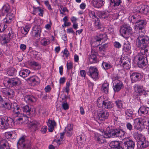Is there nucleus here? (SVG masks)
<instances>
[{
  "instance_id": "obj_56",
  "label": "nucleus",
  "mask_w": 149,
  "mask_h": 149,
  "mask_svg": "<svg viewBox=\"0 0 149 149\" xmlns=\"http://www.w3.org/2000/svg\"><path fill=\"white\" fill-rule=\"evenodd\" d=\"M126 126L127 129L130 131H131L133 129V125L129 122L126 123Z\"/></svg>"
},
{
  "instance_id": "obj_31",
  "label": "nucleus",
  "mask_w": 149,
  "mask_h": 149,
  "mask_svg": "<svg viewBox=\"0 0 149 149\" xmlns=\"http://www.w3.org/2000/svg\"><path fill=\"white\" fill-rule=\"evenodd\" d=\"M109 15V12L108 11H100L98 13L99 17L102 19H107Z\"/></svg>"
},
{
  "instance_id": "obj_30",
  "label": "nucleus",
  "mask_w": 149,
  "mask_h": 149,
  "mask_svg": "<svg viewBox=\"0 0 149 149\" xmlns=\"http://www.w3.org/2000/svg\"><path fill=\"white\" fill-rule=\"evenodd\" d=\"M23 112L26 114V117L27 118L30 116V114L31 112V108L29 106L26 105L22 107Z\"/></svg>"
},
{
  "instance_id": "obj_35",
  "label": "nucleus",
  "mask_w": 149,
  "mask_h": 149,
  "mask_svg": "<svg viewBox=\"0 0 149 149\" xmlns=\"http://www.w3.org/2000/svg\"><path fill=\"white\" fill-rule=\"evenodd\" d=\"M146 22L145 20H141L140 19V21L138 22V23H137L138 27L139 28V30H142V31L143 30L144 31V29H143V27L145 26L146 24Z\"/></svg>"
},
{
  "instance_id": "obj_6",
  "label": "nucleus",
  "mask_w": 149,
  "mask_h": 149,
  "mask_svg": "<svg viewBox=\"0 0 149 149\" xmlns=\"http://www.w3.org/2000/svg\"><path fill=\"white\" fill-rule=\"evenodd\" d=\"M149 123V121L144 118H136L134 120V128L139 131L142 130L143 125H147Z\"/></svg>"
},
{
  "instance_id": "obj_42",
  "label": "nucleus",
  "mask_w": 149,
  "mask_h": 149,
  "mask_svg": "<svg viewBox=\"0 0 149 149\" xmlns=\"http://www.w3.org/2000/svg\"><path fill=\"white\" fill-rule=\"evenodd\" d=\"M25 141V137L24 136L21 137L19 138L17 142V144L18 146L19 145H21L23 148H24L25 147V144L24 143Z\"/></svg>"
},
{
  "instance_id": "obj_28",
  "label": "nucleus",
  "mask_w": 149,
  "mask_h": 149,
  "mask_svg": "<svg viewBox=\"0 0 149 149\" xmlns=\"http://www.w3.org/2000/svg\"><path fill=\"white\" fill-rule=\"evenodd\" d=\"M141 17L140 16L135 15L129 17V20L133 24H136L140 21Z\"/></svg>"
},
{
  "instance_id": "obj_29",
  "label": "nucleus",
  "mask_w": 149,
  "mask_h": 149,
  "mask_svg": "<svg viewBox=\"0 0 149 149\" xmlns=\"http://www.w3.org/2000/svg\"><path fill=\"white\" fill-rule=\"evenodd\" d=\"M47 125L48 126V130L49 132L53 131L54 127L56 125V123L54 120H49L47 123Z\"/></svg>"
},
{
  "instance_id": "obj_3",
  "label": "nucleus",
  "mask_w": 149,
  "mask_h": 149,
  "mask_svg": "<svg viewBox=\"0 0 149 149\" xmlns=\"http://www.w3.org/2000/svg\"><path fill=\"white\" fill-rule=\"evenodd\" d=\"M14 122L10 117L3 116L0 118V128L5 130L9 127H12L14 125Z\"/></svg>"
},
{
  "instance_id": "obj_8",
  "label": "nucleus",
  "mask_w": 149,
  "mask_h": 149,
  "mask_svg": "<svg viewBox=\"0 0 149 149\" xmlns=\"http://www.w3.org/2000/svg\"><path fill=\"white\" fill-rule=\"evenodd\" d=\"M109 115V113L106 110L100 111L95 118V120L100 124L101 121L107 119Z\"/></svg>"
},
{
  "instance_id": "obj_43",
  "label": "nucleus",
  "mask_w": 149,
  "mask_h": 149,
  "mask_svg": "<svg viewBox=\"0 0 149 149\" xmlns=\"http://www.w3.org/2000/svg\"><path fill=\"white\" fill-rule=\"evenodd\" d=\"M123 49L125 52H128L130 50L131 46L130 43L128 42H125L123 46Z\"/></svg>"
},
{
  "instance_id": "obj_23",
  "label": "nucleus",
  "mask_w": 149,
  "mask_h": 149,
  "mask_svg": "<svg viewBox=\"0 0 149 149\" xmlns=\"http://www.w3.org/2000/svg\"><path fill=\"white\" fill-rule=\"evenodd\" d=\"M14 15L11 12L8 13L6 17L4 19V22L7 24H9L14 19Z\"/></svg>"
},
{
  "instance_id": "obj_36",
  "label": "nucleus",
  "mask_w": 149,
  "mask_h": 149,
  "mask_svg": "<svg viewBox=\"0 0 149 149\" xmlns=\"http://www.w3.org/2000/svg\"><path fill=\"white\" fill-rule=\"evenodd\" d=\"M30 73V71L28 70H22L19 72V74L22 77H26L28 76Z\"/></svg>"
},
{
  "instance_id": "obj_15",
  "label": "nucleus",
  "mask_w": 149,
  "mask_h": 149,
  "mask_svg": "<svg viewBox=\"0 0 149 149\" xmlns=\"http://www.w3.org/2000/svg\"><path fill=\"white\" fill-rule=\"evenodd\" d=\"M113 83L114 92H117L119 91L123 86L122 82L118 79H116L113 81Z\"/></svg>"
},
{
  "instance_id": "obj_1",
  "label": "nucleus",
  "mask_w": 149,
  "mask_h": 149,
  "mask_svg": "<svg viewBox=\"0 0 149 149\" xmlns=\"http://www.w3.org/2000/svg\"><path fill=\"white\" fill-rule=\"evenodd\" d=\"M145 32L142 30L139 31V34L137 38L136 44L137 47L143 50L146 49L149 42V37L144 35Z\"/></svg>"
},
{
  "instance_id": "obj_41",
  "label": "nucleus",
  "mask_w": 149,
  "mask_h": 149,
  "mask_svg": "<svg viewBox=\"0 0 149 149\" xmlns=\"http://www.w3.org/2000/svg\"><path fill=\"white\" fill-rule=\"evenodd\" d=\"M2 146H1V149H10L8 143L4 139H2Z\"/></svg>"
},
{
  "instance_id": "obj_51",
  "label": "nucleus",
  "mask_w": 149,
  "mask_h": 149,
  "mask_svg": "<svg viewBox=\"0 0 149 149\" xmlns=\"http://www.w3.org/2000/svg\"><path fill=\"white\" fill-rule=\"evenodd\" d=\"M88 14L90 17L93 19H95L97 18L95 15V12L93 11L89 10Z\"/></svg>"
},
{
  "instance_id": "obj_2",
  "label": "nucleus",
  "mask_w": 149,
  "mask_h": 149,
  "mask_svg": "<svg viewBox=\"0 0 149 149\" xmlns=\"http://www.w3.org/2000/svg\"><path fill=\"white\" fill-rule=\"evenodd\" d=\"M148 49L141 50L140 53H138L134 57V60L140 68H143L148 63L146 57L144 56L148 53Z\"/></svg>"
},
{
  "instance_id": "obj_10",
  "label": "nucleus",
  "mask_w": 149,
  "mask_h": 149,
  "mask_svg": "<svg viewBox=\"0 0 149 149\" xmlns=\"http://www.w3.org/2000/svg\"><path fill=\"white\" fill-rule=\"evenodd\" d=\"M108 131L106 132L104 134V136L100 135V134L95 133L94 134V137L95 140L99 143H102L105 142V138H110L111 137H108L107 135L108 134Z\"/></svg>"
},
{
  "instance_id": "obj_22",
  "label": "nucleus",
  "mask_w": 149,
  "mask_h": 149,
  "mask_svg": "<svg viewBox=\"0 0 149 149\" xmlns=\"http://www.w3.org/2000/svg\"><path fill=\"white\" fill-rule=\"evenodd\" d=\"M97 54L96 52H91V54L88 56V60L90 63H95L97 62L96 57Z\"/></svg>"
},
{
  "instance_id": "obj_48",
  "label": "nucleus",
  "mask_w": 149,
  "mask_h": 149,
  "mask_svg": "<svg viewBox=\"0 0 149 149\" xmlns=\"http://www.w3.org/2000/svg\"><path fill=\"white\" fill-rule=\"evenodd\" d=\"M29 30V28L27 26H26L25 27L22 28L21 29V32L23 34H26Z\"/></svg>"
},
{
  "instance_id": "obj_54",
  "label": "nucleus",
  "mask_w": 149,
  "mask_h": 149,
  "mask_svg": "<svg viewBox=\"0 0 149 149\" xmlns=\"http://www.w3.org/2000/svg\"><path fill=\"white\" fill-rule=\"evenodd\" d=\"M7 26L6 25H3L0 24V33L4 32L5 30L7 28Z\"/></svg>"
},
{
  "instance_id": "obj_57",
  "label": "nucleus",
  "mask_w": 149,
  "mask_h": 149,
  "mask_svg": "<svg viewBox=\"0 0 149 149\" xmlns=\"http://www.w3.org/2000/svg\"><path fill=\"white\" fill-rule=\"evenodd\" d=\"M30 63L32 65L37 67V69H39L40 68V66L38 63L36 62L35 61H31Z\"/></svg>"
},
{
  "instance_id": "obj_63",
  "label": "nucleus",
  "mask_w": 149,
  "mask_h": 149,
  "mask_svg": "<svg viewBox=\"0 0 149 149\" xmlns=\"http://www.w3.org/2000/svg\"><path fill=\"white\" fill-rule=\"evenodd\" d=\"M45 3L46 6L47 7L48 9L50 10H52V9L51 8L50 5L49 4V2L48 1H45Z\"/></svg>"
},
{
  "instance_id": "obj_34",
  "label": "nucleus",
  "mask_w": 149,
  "mask_h": 149,
  "mask_svg": "<svg viewBox=\"0 0 149 149\" xmlns=\"http://www.w3.org/2000/svg\"><path fill=\"white\" fill-rule=\"evenodd\" d=\"M112 4L115 9H121L120 5L122 3V0H111Z\"/></svg>"
},
{
  "instance_id": "obj_4",
  "label": "nucleus",
  "mask_w": 149,
  "mask_h": 149,
  "mask_svg": "<svg viewBox=\"0 0 149 149\" xmlns=\"http://www.w3.org/2000/svg\"><path fill=\"white\" fill-rule=\"evenodd\" d=\"M121 35L124 38L130 39L131 40L134 39L132 36V28L127 25H123L120 29Z\"/></svg>"
},
{
  "instance_id": "obj_25",
  "label": "nucleus",
  "mask_w": 149,
  "mask_h": 149,
  "mask_svg": "<svg viewBox=\"0 0 149 149\" xmlns=\"http://www.w3.org/2000/svg\"><path fill=\"white\" fill-rule=\"evenodd\" d=\"M10 6L8 4H6L3 6L0 13L3 16L6 13L10 12Z\"/></svg>"
},
{
  "instance_id": "obj_50",
  "label": "nucleus",
  "mask_w": 149,
  "mask_h": 149,
  "mask_svg": "<svg viewBox=\"0 0 149 149\" xmlns=\"http://www.w3.org/2000/svg\"><path fill=\"white\" fill-rule=\"evenodd\" d=\"M41 43L43 45L46 46L49 44L50 42L48 40H46L45 38H44L41 40Z\"/></svg>"
},
{
  "instance_id": "obj_38",
  "label": "nucleus",
  "mask_w": 149,
  "mask_h": 149,
  "mask_svg": "<svg viewBox=\"0 0 149 149\" xmlns=\"http://www.w3.org/2000/svg\"><path fill=\"white\" fill-rule=\"evenodd\" d=\"M109 84L107 83H104L102 85L101 88L102 92H104L105 94H107L109 92Z\"/></svg>"
},
{
  "instance_id": "obj_47",
  "label": "nucleus",
  "mask_w": 149,
  "mask_h": 149,
  "mask_svg": "<svg viewBox=\"0 0 149 149\" xmlns=\"http://www.w3.org/2000/svg\"><path fill=\"white\" fill-rule=\"evenodd\" d=\"M95 25L96 28L97 29H100L101 28V25L100 23L99 19L98 18L95 19Z\"/></svg>"
},
{
  "instance_id": "obj_19",
  "label": "nucleus",
  "mask_w": 149,
  "mask_h": 149,
  "mask_svg": "<svg viewBox=\"0 0 149 149\" xmlns=\"http://www.w3.org/2000/svg\"><path fill=\"white\" fill-rule=\"evenodd\" d=\"M102 105L103 107L108 110L112 109L114 106L113 102L107 100H105L103 101Z\"/></svg>"
},
{
  "instance_id": "obj_24",
  "label": "nucleus",
  "mask_w": 149,
  "mask_h": 149,
  "mask_svg": "<svg viewBox=\"0 0 149 149\" xmlns=\"http://www.w3.org/2000/svg\"><path fill=\"white\" fill-rule=\"evenodd\" d=\"M91 2L94 7L99 8L104 5V0H92Z\"/></svg>"
},
{
  "instance_id": "obj_60",
  "label": "nucleus",
  "mask_w": 149,
  "mask_h": 149,
  "mask_svg": "<svg viewBox=\"0 0 149 149\" xmlns=\"http://www.w3.org/2000/svg\"><path fill=\"white\" fill-rule=\"evenodd\" d=\"M113 45L114 47L117 48H119L121 47V45L118 42H115L113 43Z\"/></svg>"
},
{
  "instance_id": "obj_13",
  "label": "nucleus",
  "mask_w": 149,
  "mask_h": 149,
  "mask_svg": "<svg viewBox=\"0 0 149 149\" xmlns=\"http://www.w3.org/2000/svg\"><path fill=\"white\" fill-rule=\"evenodd\" d=\"M107 39V37L106 34L103 33L97 35L96 36L95 38V41L94 43H95L97 42H99V43L97 44V46L100 45V42L102 41V42H104Z\"/></svg>"
},
{
  "instance_id": "obj_46",
  "label": "nucleus",
  "mask_w": 149,
  "mask_h": 149,
  "mask_svg": "<svg viewBox=\"0 0 149 149\" xmlns=\"http://www.w3.org/2000/svg\"><path fill=\"white\" fill-rule=\"evenodd\" d=\"M16 72V70L14 68H12L10 69L7 72V74L8 75L10 76H13L15 75Z\"/></svg>"
},
{
  "instance_id": "obj_11",
  "label": "nucleus",
  "mask_w": 149,
  "mask_h": 149,
  "mask_svg": "<svg viewBox=\"0 0 149 149\" xmlns=\"http://www.w3.org/2000/svg\"><path fill=\"white\" fill-rule=\"evenodd\" d=\"M124 144L127 149H134L135 146V143L131 139L128 138H125L123 139Z\"/></svg>"
},
{
  "instance_id": "obj_14",
  "label": "nucleus",
  "mask_w": 149,
  "mask_h": 149,
  "mask_svg": "<svg viewBox=\"0 0 149 149\" xmlns=\"http://www.w3.org/2000/svg\"><path fill=\"white\" fill-rule=\"evenodd\" d=\"M7 83L11 86L16 85L19 86L21 84L20 79L16 77L13 78L8 79L7 81Z\"/></svg>"
},
{
  "instance_id": "obj_32",
  "label": "nucleus",
  "mask_w": 149,
  "mask_h": 149,
  "mask_svg": "<svg viewBox=\"0 0 149 149\" xmlns=\"http://www.w3.org/2000/svg\"><path fill=\"white\" fill-rule=\"evenodd\" d=\"M33 14H35L36 13L40 12L38 15L39 16H43L44 10L42 9H41L40 7H36L34 6H33Z\"/></svg>"
},
{
  "instance_id": "obj_58",
  "label": "nucleus",
  "mask_w": 149,
  "mask_h": 149,
  "mask_svg": "<svg viewBox=\"0 0 149 149\" xmlns=\"http://www.w3.org/2000/svg\"><path fill=\"white\" fill-rule=\"evenodd\" d=\"M115 103L118 108L120 109L122 107V103L121 101H116Z\"/></svg>"
},
{
  "instance_id": "obj_26",
  "label": "nucleus",
  "mask_w": 149,
  "mask_h": 149,
  "mask_svg": "<svg viewBox=\"0 0 149 149\" xmlns=\"http://www.w3.org/2000/svg\"><path fill=\"white\" fill-rule=\"evenodd\" d=\"M120 144L118 141H113L111 142L109 146L112 149H124L120 146Z\"/></svg>"
},
{
  "instance_id": "obj_40",
  "label": "nucleus",
  "mask_w": 149,
  "mask_h": 149,
  "mask_svg": "<svg viewBox=\"0 0 149 149\" xmlns=\"http://www.w3.org/2000/svg\"><path fill=\"white\" fill-rule=\"evenodd\" d=\"M35 99V97L33 96L30 95H26L24 97V100L26 102L30 103L33 102L34 99Z\"/></svg>"
},
{
  "instance_id": "obj_64",
  "label": "nucleus",
  "mask_w": 149,
  "mask_h": 149,
  "mask_svg": "<svg viewBox=\"0 0 149 149\" xmlns=\"http://www.w3.org/2000/svg\"><path fill=\"white\" fill-rule=\"evenodd\" d=\"M42 57V54L40 52H38V53L37 54L36 56L34 58H36V59L39 60Z\"/></svg>"
},
{
  "instance_id": "obj_55",
  "label": "nucleus",
  "mask_w": 149,
  "mask_h": 149,
  "mask_svg": "<svg viewBox=\"0 0 149 149\" xmlns=\"http://www.w3.org/2000/svg\"><path fill=\"white\" fill-rule=\"evenodd\" d=\"M62 107L63 109L64 110H67L69 108V106L67 102H63Z\"/></svg>"
},
{
  "instance_id": "obj_39",
  "label": "nucleus",
  "mask_w": 149,
  "mask_h": 149,
  "mask_svg": "<svg viewBox=\"0 0 149 149\" xmlns=\"http://www.w3.org/2000/svg\"><path fill=\"white\" fill-rule=\"evenodd\" d=\"M72 126L71 125H68L65 130L67 131L66 134L68 136H70L72 135Z\"/></svg>"
},
{
  "instance_id": "obj_5",
  "label": "nucleus",
  "mask_w": 149,
  "mask_h": 149,
  "mask_svg": "<svg viewBox=\"0 0 149 149\" xmlns=\"http://www.w3.org/2000/svg\"><path fill=\"white\" fill-rule=\"evenodd\" d=\"M126 133L125 131L121 129H111L108 131L107 135L111 138H122L124 137Z\"/></svg>"
},
{
  "instance_id": "obj_49",
  "label": "nucleus",
  "mask_w": 149,
  "mask_h": 149,
  "mask_svg": "<svg viewBox=\"0 0 149 149\" xmlns=\"http://www.w3.org/2000/svg\"><path fill=\"white\" fill-rule=\"evenodd\" d=\"M102 65L105 70L109 69L111 67V65L109 64L106 62H103Z\"/></svg>"
},
{
  "instance_id": "obj_21",
  "label": "nucleus",
  "mask_w": 149,
  "mask_h": 149,
  "mask_svg": "<svg viewBox=\"0 0 149 149\" xmlns=\"http://www.w3.org/2000/svg\"><path fill=\"white\" fill-rule=\"evenodd\" d=\"M12 37L11 36V33L9 32L8 35L3 34L0 38V40L3 44H5L9 42L10 39Z\"/></svg>"
},
{
  "instance_id": "obj_18",
  "label": "nucleus",
  "mask_w": 149,
  "mask_h": 149,
  "mask_svg": "<svg viewBox=\"0 0 149 149\" xmlns=\"http://www.w3.org/2000/svg\"><path fill=\"white\" fill-rule=\"evenodd\" d=\"M41 27L40 26L35 25L33 27L32 33L33 36L39 38L40 36L41 32Z\"/></svg>"
},
{
  "instance_id": "obj_33",
  "label": "nucleus",
  "mask_w": 149,
  "mask_h": 149,
  "mask_svg": "<svg viewBox=\"0 0 149 149\" xmlns=\"http://www.w3.org/2000/svg\"><path fill=\"white\" fill-rule=\"evenodd\" d=\"M141 13L147 15L149 14V6L146 5H141Z\"/></svg>"
},
{
  "instance_id": "obj_7",
  "label": "nucleus",
  "mask_w": 149,
  "mask_h": 149,
  "mask_svg": "<svg viewBox=\"0 0 149 149\" xmlns=\"http://www.w3.org/2000/svg\"><path fill=\"white\" fill-rule=\"evenodd\" d=\"M87 74L90 77L95 81L98 79L99 78L98 70L96 67H90Z\"/></svg>"
},
{
  "instance_id": "obj_52",
  "label": "nucleus",
  "mask_w": 149,
  "mask_h": 149,
  "mask_svg": "<svg viewBox=\"0 0 149 149\" xmlns=\"http://www.w3.org/2000/svg\"><path fill=\"white\" fill-rule=\"evenodd\" d=\"M12 103L10 104L7 102H5L3 105V107L5 108L8 109L10 110L12 109Z\"/></svg>"
},
{
  "instance_id": "obj_27",
  "label": "nucleus",
  "mask_w": 149,
  "mask_h": 149,
  "mask_svg": "<svg viewBox=\"0 0 149 149\" xmlns=\"http://www.w3.org/2000/svg\"><path fill=\"white\" fill-rule=\"evenodd\" d=\"M38 78L35 76H32L27 79V81L29 84H31L32 86L38 85L39 82L37 80Z\"/></svg>"
},
{
  "instance_id": "obj_20",
  "label": "nucleus",
  "mask_w": 149,
  "mask_h": 149,
  "mask_svg": "<svg viewBox=\"0 0 149 149\" xmlns=\"http://www.w3.org/2000/svg\"><path fill=\"white\" fill-rule=\"evenodd\" d=\"M11 106V110L14 113L18 115L20 113L21 108L20 106L18 105L17 103H12Z\"/></svg>"
},
{
  "instance_id": "obj_61",
  "label": "nucleus",
  "mask_w": 149,
  "mask_h": 149,
  "mask_svg": "<svg viewBox=\"0 0 149 149\" xmlns=\"http://www.w3.org/2000/svg\"><path fill=\"white\" fill-rule=\"evenodd\" d=\"M5 136L7 139H12L13 137L11 132H6L5 134Z\"/></svg>"
},
{
  "instance_id": "obj_16",
  "label": "nucleus",
  "mask_w": 149,
  "mask_h": 149,
  "mask_svg": "<svg viewBox=\"0 0 149 149\" xmlns=\"http://www.w3.org/2000/svg\"><path fill=\"white\" fill-rule=\"evenodd\" d=\"M134 89L136 90L137 93L141 95H148V91H145L142 86L138 84H136L134 87Z\"/></svg>"
},
{
  "instance_id": "obj_12",
  "label": "nucleus",
  "mask_w": 149,
  "mask_h": 149,
  "mask_svg": "<svg viewBox=\"0 0 149 149\" xmlns=\"http://www.w3.org/2000/svg\"><path fill=\"white\" fill-rule=\"evenodd\" d=\"M130 77L132 82L140 81L143 77V75L139 72H134L130 75Z\"/></svg>"
},
{
  "instance_id": "obj_45",
  "label": "nucleus",
  "mask_w": 149,
  "mask_h": 149,
  "mask_svg": "<svg viewBox=\"0 0 149 149\" xmlns=\"http://www.w3.org/2000/svg\"><path fill=\"white\" fill-rule=\"evenodd\" d=\"M133 113V111L130 109L126 110L125 111V116L128 119L132 118Z\"/></svg>"
},
{
  "instance_id": "obj_62",
  "label": "nucleus",
  "mask_w": 149,
  "mask_h": 149,
  "mask_svg": "<svg viewBox=\"0 0 149 149\" xmlns=\"http://www.w3.org/2000/svg\"><path fill=\"white\" fill-rule=\"evenodd\" d=\"M72 63L71 62H67V68L68 70L72 68Z\"/></svg>"
},
{
  "instance_id": "obj_44",
  "label": "nucleus",
  "mask_w": 149,
  "mask_h": 149,
  "mask_svg": "<svg viewBox=\"0 0 149 149\" xmlns=\"http://www.w3.org/2000/svg\"><path fill=\"white\" fill-rule=\"evenodd\" d=\"M30 127L33 128L34 130H36L38 128L39 125V123L36 121H33L29 123Z\"/></svg>"
},
{
  "instance_id": "obj_59",
  "label": "nucleus",
  "mask_w": 149,
  "mask_h": 149,
  "mask_svg": "<svg viewBox=\"0 0 149 149\" xmlns=\"http://www.w3.org/2000/svg\"><path fill=\"white\" fill-rule=\"evenodd\" d=\"M141 5H140L139 6H137L134 8V11L136 13H141Z\"/></svg>"
},
{
  "instance_id": "obj_9",
  "label": "nucleus",
  "mask_w": 149,
  "mask_h": 149,
  "mask_svg": "<svg viewBox=\"0 0 149 149\" xmlns=\"http://www.w3.org/2000/svg\"><path fill=\"white\" fill-rule=\"evenodd\" d=\"M137 139H138V144L140 146L141 148H146L149 146V142L145 140L144 136L141 134H137Z\"/></svg>"
},
{
  "instance_id": "obj_37",
  "label": "nucleus",
  "mask_w": 149,
  "mask_h": 149,
  "mask_svg": "<svg viewBox=\"0 0 149 149\" xmlns=\"http://www.w3.org/2000/svg\"><path fill=\"white\" fill-rule=\"evenodd\" d=\"M139 111H140L143 115L148 114H149V108L146 106H142L139 109Z\"/></svg>"
},
{
  "instance_id": "obj_53",
  "label": "nucleus",
  "mask_w": 149,
  "mask_h": 149,
  "mask_svg": "<svg viewBox=\"0 0 149 149\" xmlns=\"http://www.w3.org/2000/svg\"><path fill=\"white\" fill-rule=\"evenodd\" d=\"M107 47V43L104 44L99 47V50L100 51H104Z\"/></svg>"
},
{
  "instance_id": "obj_17",
  "label": "nucleus",
  "mask_w": 149,
  "mask_h": 149,
  "mask_svg": "<svg viewBox=\"0 0 149 149\" xmlns=\"http://www.w3.org/2000/svg\"><path fill=\"white\" fill-rule=\"evenodd\" d=\"M2 92L8 98H12L14 96V91L11 89L8 88H4L2 90Z\"/></svg>"
}]
</instances>
